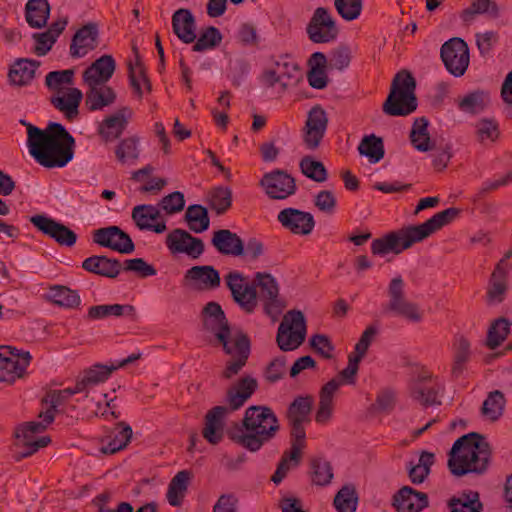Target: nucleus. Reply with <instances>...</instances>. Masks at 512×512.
Returning a JSON list of instances; mask_svg holds the SVG:
<instances>
[{
  "instance_id": "27",
  "label": "nucleus",
  "mask_w": 512,
  "mask_h": 512,
  "mask_svg": "<svg viewBox=\"0 0 512 512\" xmlns=\"http://www.w3.org/2000/svg\"><path fill=\"white\" fill-rule=\"evenodd\" d=\"M184 281L200 290H212L220 286L219 272L210 265L193 266L184 275Z\"/></svg>"
},
{
  "instance_id": "52",
  "label": "nucleus",
  "mask_w": 512,
  "mask_h": 512,
  "mask_svg": "<svg viewBox=\"0 0 512 512\" xmlns=\"http://www.w3.org/2000/svg\"><path fill=\"white\" fill-rule=\"evenodd\" d=\"M477 14H488L490 18L499 17L500 10L493 0H473L471 5L461 13L464 22H471Z\"/></svg>"
},
{
  "instance_id": "34",
  "label": "nucleus",
  "mask_w": 512,
  "mask_h": 512,
  "mask_svg": "<svg viewBox=\"0 0 512 512\" xmlns=\"http://www.w3.org/2000/svg\"><path fill=\"white\" fill-rule=\"evenodd\" d=\"M132 428L125 422H118L102 440L101 452L115 454L124 449L132 438Z\"/></svg>"
},
{
  "instance_id": "63",
  "label": "nucleus",
  "mask_w": 512,
  "mask_h": 512,
  "mask_svg": "<svg viewBox=\"0 0 512 512\" xmlns=\"http://www.w3.org/2000/svg\"><path fill=\"white\" fill-rule=\"evenodd\" d=\"M115 154L122 164L133 163L139 156L138 140L135 137L125 138L116 147Z\"/></svg>"
},
{
  "instance_id": "58",
  "label": "nucleus",
  "mask_w": 512,
  "mask_h": 512,
  "mask_svg": "<svg viewBox=\"0 0 512 512\" xmlns=\"http://www.w3.org/2000/svg\"><path fill=\"white\" fill-rule=\"evenodd\" d=\"M504 406L505 398L503 393L495 390L490 392L486 400L483 402L481 412L486 419L496 421L503 414Z\"/></svg>"
},
{
  "instance_id": "17",
  "label": "nucleus",
  "mask_w": 512,
  "mask_h": 512,
  "mask_svg": "<svg viewBox=\"0 0 512 512\" xmlns=\"http://www.w3.org/2000/svg\"><path fill=\"white\" fill-rule=\"evenodd\" d=\"M30 360L29 352L19 354L9 346H0V382L13 383L21 378Z\"/></svg>"
},
{
  "instance_id": "18",
  "label": "nucleus",
  "mask_w": 512,
  "mask_h": 512,
  "mask_svg": "<svg viewBox=\"0 0 512 512\" xmlns=\"http://www.w3.org/2000/svg\"><path fill=\"white\" fill-rule=\"evenodd\" d=\"M260 185L269 198L276 200L287 199L295 194L297 189L295 179L282 170L266 173L262 177Z\"/></svg>"
},
{
  "instance_id": "39",
  "label": "nucleus",
  "mask_w": 512,
  "mask_h": 512,
  "mask_svg": "<svg viewBox=\"0 0 512 512\" xmlns=\"http://www.w3.org/2000/svg\"><path fill=\"white\" fill-rule=\"evenodd\" d=\"M83 98L78 88L66 89L65 92L53 94L50 98L51 104L72 120L78 115V107Z\"/></svg>"
},
{
  "instance_id": "60",
  "label": "nucleus",
  "mask_w": 512,
  "mask_h": 512,
  "mask_svg": "<svg viewBox=\"0 0 512 512\" xmlns=\"http://www.w3.org/2000/svg\"><path fill=\"white\" fill-rule=\"evenodd\" d=\"M129 80L135 95L141 99L145 92H151V83L145 73L143 66L137 63L134 67L130 66Z\"/></svg>"
},
{
  "instance_id": "61",
  "label": "nucleus",
  "mask_w": 512,
  "mask_h": 512,
  "mask_svg": "<svg viewBox=\"0 0 512 512\" xmlns=\"http://www.w3.org/2000/svg\"><path fill=\"white\" fill-rule=\"evenodd\" d=\"M300 169L306 177L318 183L325 182L328 178L324 164L310 156L302 158L300 161Z\"/></svg>"
},
{
  "instance_id": "7",
  "label": "nucleus",
  "mask_w": 512,
  "mask_h": 512,
  "mask_svg": "<svg viewBox=\"0 0 512 512\" xmlns=\"http://www.w3.org/2000/svg\"><path fill=\"white\" fill-rule=\"evenodd\" d=\"M313 406L311 396H299L289 405L286 413L290 427L291 448L290 459L300 462L302 450L306 445L305 425L310 423V413Z\"/></svg>"
},
{
  "instance_id": "23",
  "label": "nucleus",
  "mask_w": 512,
  "mask_h": 512,
  "mask_svg": "<svg viewBox=\"0 0 512 512\" xmlns=\"http://www.w3.org/2000/svg\"><path fill=\"white\" fill-rule=\"evenodd\" d=\"M278 222L290 233L300 236L311 234L315 227V220L310 212L296 208H285L277 215Z\"/></svg>"
},
{
  "instance_id": "12",
  "label": "nucleus",
  "mask_w": 512,
  "mask_h": 512,
  "mask_svg": "<svg viewBox=\"0 0 512 512\" xmlns=\"http://www.w3.org/2000/svg\"><path fill=\"white\" fill-rule=\"evenodd\" d=\"M31 421L23 423L16 427L15 437L17 445L23 448L17 456V460L29 457L36 453L40 448L46 447L50 442L49 436L36 437L38 433H42L50 423L44 421Z\"/></svg>"
},
{
  "instance_id": "57",
  "label": "nucleus",
  "mask_w": 512,
  "mask_h": 512,
  "mask_svg": "<svg viewBox=\"0 0 512 512\" xmlns=\"http://www.w3.org/2000/svg\"><path fill=\"white\" fill-rule=\"evenodd\" d=\"M358 151L368 157L370 162L377 163L384 157L383 141L374 134L365 136L358 146Z\"/></svg>"
},
{
  "instance_id": "37",
  "label": "nucleus",
  "mask_w": 512,
  "mask_h": 512,
  "mask_svg": "<svg viewBox=\"0 0 512 512\" xmlns=\"http://www.w3.org/2000/svg\"><path fill=\"white\" fill-rule=\"evenodd\" d=\"M172 28L175 35L184 43H192L197 38L195 18L188 9L181 8L174 12Z\"/></svg>"
},
{
  "instance_id": "40",
  "label": "nucleus",
  "mask_w": 512,
  "mask_h": 512,
  "mask_svg": "<svg viewBox=\"0 0 512 512\" xmlns=\"http://www.w3.org/2000/svg\"><path fill=\"white\" fill-rule=\"evenodd\" d=\"M495 267L492 272L486 292V302L489 306L502 303L508 290V274L501 268Z\"/></svg>"
},
{
  "instance_id": "64",
  "label": "nucleus",
  "mask_w": 512,
  "mask_h": 512,
  "mask_svg": "<svg viewBox=\"0 0 512 512\" xmlns=\"http://www.w3.org/2000/svg\"><path fill=\"white\" fill-rule=\"evenodd\" d=\"M337 13L346 21L357 19L362 11V0H334Z\"/></svg>"
},
{
  "instance_id": "51",
  "label": "nucleus",
  "mask_w": 512,
  "mask_h": 512,
  "mask_svg": "<svg viewBox=\"0 0 512 512\" xmlns=\"http://www.w3.org/2000/svg\"><path fill=\"white\" fill-rule=\"evenodd\" d=\"M272 67L284 81L292 82L298 80L300 74L297 63L289 55H278L271 58Z\"/></svg>"
},
{
  "instance_id": "41",
  "label": "nucleus",
  "mask_w": 512,
  "mask_h": 512,
  "mask_svg": "<svg viewBox=\"0 0 512 512\" xmlns=\"http://www.w3.org/2000/svg\"><path fill=\"white\" fill-rule=\"evenodd\" d=\"M192 478L191 471L182 470L171 479L166 493V499L171 506L182 505Z\"/></svg>"
},
{
  "instance_id": "62",
  "label": "nucleus",
  "mask_w": 512,
  "mask_h": 512,
  "mask_svg": "<svg viewBox=\"0 0 512 512\" xmlns=\"http://www.w3.org/2000/svg\"><path fill=\"white\" fill-rule=\"evenodd\" d=\"M222 41V35L218 28L209 26L201 31L197 41L193 46V50L203 52L211 50L219 46Z\"/></svg>"
},
{
  "instance_id": "46",
  "label": "nucleus",
  "mask_w": 512,
  "mask_h": 512,
  "mask_svg": "<svg viewBox=\"0 0 512 512\" xmlns=\"http://www.w3.org/2000/svg\"><path fill=\"white\" fill-rule=\"evenodd\" d=\"M448 507L450 512H481L483 510L479 493L471 490L452 497Z\"/></svg>"
},
{
  "instance_id": "2",
  "label": "nucleus",
  "mask_w": 512,
  "mask_h": 512,
  "mask_svg": "<svg viewBox=\"0 0 512 512\" xmlns=\"http://www.w3.org/2000/svg\"><path fill=\"white\" fill-rule=\"evenodd\" d=\"M459 214L460 210L458 208L451 207L434 214L421 224L408 225L391 231L380 238L374 239L371 243V251L374 255L380 256L389 252L400 254L450 224Z\"/></svg>"
},
{
  "instance_id": "53",
  "label": "nucleus",
  "mask_w": 512,
  "mask_h": 512,
  "mask_svg": "<svg viewBox=\"0 0 512 512\" xmlns=\"http://www.w3.org/2000/svg\"><path fill=\"white\" fill-rule=\"evenodd\" d=\"M208 203L217 215L226 213L232 205V190L224 186L211 189L208 193Z\"/></svg>"
},
{
  "instance_id": "59",
  "label": "nucleus",
  "mask_w": 512,
  "mask_h": 512,
  "mask_svg": "<svg viewBox=\"0 0 512 512\" xmlns=\"http://www.w3.org/2000/svg\"><path fill=\"white\" fill-rule=\"evenodd\" d=\"M357 502V492L351 484L343 486L334 498V506L338 512H354Z\"/></svg>"
},
{
  "instance_id": "11",
  "label": "nucleus",
  "mask_w": 512,
  "mask_h": 512,
  "mask_svg": "<svg viewBox=\"0 0 512 512\" xmlns=\"http://www.w3.org/2000/svg\"><path fill=\"white\" fill-rule=\"evenodd\" d=\"M306 337V321L304 314L299 310H290L280 323L276 342L282 351L297 349Z\"/></svg>"
},
{
  "instance_id": "19",
  "label": "nucleus",
  "mask_w": 512,
  "mask_h": 512,
  "mask_svg": "<svg viewBox=\"0 0 512 512\" xmlns=\"http://www.w3.org/2000/svg\"><path fill=\"white\" fill-rule=\"evenodd\" d=\"M93 241L106 248L122 254H130L135 250L131 237L118 226H108L93 232Z\"/></svg>"
},
{
  "instance_id": "31",
  "label": "nucleus",
  "mask_w": 512,
  "mask_h": 512,
  "mask_svg": "<svg viewBox=\"0 0 512 512\" xmlns=\"http://www.w3.org/2000/svg\"><path fill=\"white\" fill-rule=\"evenodd\" d=\"M132 114L133 112L130 108L123 107L105 118L99 126L101 137L106 142L117 139L123 133Z\"/></svg>"
},
{
  "instance_id": "4",
  "label": "nucleus",
  "mask_w": 512,
  "mask_h": 512,
  "mask_svg": "<svg viewBox=\"0 0 512 512\" xmlns=\"http://www.w3.org/2000/svg\"><path fill=\"white\" fill-rule=\"evenodd\" d=\"M258 386L252 376H244L230 386L226 392L228 407L215 406L205 416L203 437L211 444L219 443L223 437L224 418L229 411L238 410L252 396Z\"/></svg>"
},
{
  "instance_id": "49",
  "label": "nucleus",
  "mask_w": 512,
  "mask_h": 512,
  "mask_svg": "<svg viewBox=\"0 0 512 512\" xmlns=\"http://www.w3.org/2000/svg\"><path fill=\"white\" fill-rule=\"evenodd\" d=\"M490 97L487 92L477 90L470 92L458 100V108L469 114H479L489 105Z\"/></svg>"
},
{
  "instance_id": "22",
  "label": "nucleus",
  "mask_w": 512,
  "mask_h": 512,
  "mask_svg": "<svg viewBox=\"0 0 512 512\" xmlns=\"http://www.w3.org/2000/svg\"><path fill=\"white\" fill-rule=\"evenodd\" d=\"M30 222L61 246L72 247L77 241V235L74 231L50 217L34 215L30 218Z\"/></svg>"
},
{
  "instance_id": "56",
  "label": "nucleus",
  "mask_w": 512,
  "mask_h": 512,
  "mask_svg": "<svg viewBox=\"0 0 512 512\" xmlns=\"http://www.w3.org/2000/svg\"><path fill=\"white\" fill-rule=\"evenodd\" d=\"M74 71L71 69L52 71L46 75L45 84L53 94L65 92L66 89H72Z\"/></svg>"
},
{
  "instance_id": "28",
  "label": "nucleus",
  "mask_w": 512,
  "mask_h": 512,
  "mask_svg": "<svg viewBox=\"0 0 512 512\" xmlns=\"http://www.w3.org/2000/svg\"><path fill=\"white\" fill-rule=\"evenodd\" d=\"M116 68L115 60L111 55H103L95 60L83 72V82L85 85L107 84L114 74Z\"/></svg>"
},
{
  "instance_id": "33",
  "label": "nucleus",
  "mask_w": 512,
  "mask_h": 512,
  "mask_svg": "<svg viewBox=\"0 0 512 512\" xmlns=\"http://www.w3.org/2000/svg\"><path fill=\"white\" fill-rule=\"evenodd\" d=\"M86 86L85 106L89 111L103 110L116 101V92L108 84Z\"/></svg>"
},
{
  "instance_id": "35",
  "label": "nucleus",
  "mask_w": 512,
  "mask_h": 512,
  "mask_svg": "<svg viewBox=\"0 0 512 512\" xmlns=\"http://www.w3.org/2000/svg\"><path fill=\"white\" fill-rule=\"evenodd\" d=\"M212 245L222 255L241 256L244 254V243L241 238L228 229H220L213 233Z\"/></svg>"
},
{
  "instance_id": "45",
  "label": "nucleus",
  "mask_w": 512,
  "mask_h": 512,
  "mask_svg": "<svg viewBox=\"0 0 512 512\" xmlns=\"http://www.w3.org/2000/svg\"><path fill=\"white\" fill-rule=\"evenodd\" d=\"M45 298L49 302L65 308H75L80 304L78 293L63 285L49 287Z\"/></svg>"
},
{
  "instance_id": "29",
  "label": "nucleus",
  "mask_w": 512,
  "mask_h": 512,
  "mask_svg": "<svg viewBox=\"0 0 512 512\" xmlns=\"http://www.w3.org/2000/svg\"><path fill=\"white\" fill-rule=\"evenodd\" d=\"M115 370L116 367H114V364H95L84 369L75 383L76 391L85 393V397H88L89 391L94 386L104 383Z\"/></svg>"
},
{
  "instance_id": "6",
  "label": "nucleus",
  "mask_w": 512,
  "mask_h": 512,
  "mask_svg": "<svg viewBox=\"0 0 512 512\" xmlns=\"http://www.w3.org/2000/svg\"><path fill=\"white\" fill-rule=\"evenodd\" d=\"M416 82L411 73L398 72L391 84L390 93L383 104V111L389 116H406L417 108Z\"/></svg>"
},
{
  "instance_id": "48",
  "label": "nucleus",
  "mask_w": 512,
  "mask_h": 512,
  "mask_svg": "<svg viewBox=\"0 0 512 512\" xmlns=\"http://www.w3.org/2000/svg\"><path fill=\"white\" fill-rule=\"evenodd\" d=\"M77 393L80 392L76 391V385L72 388L51 391L44 399V402L49 403V406L46 411L39 413V418H44V421L47 423H52L55 418L56 408L63 404L69 397Z\"/></svg>"
},
{
  "instance_id": "14",
  "label": "nucleus",
  "mask_w": 512,
  "mask_h": 512,
  "mask_svg": "<svg viewBox=\"0 0 512 512\" xmlns=\"http://www.w3.org/2000/svg\"><path fill=\"white\" fill-rule=\"evenodd\" d=\"M440 56L445 68L455 77L464 75L469 66V48L461 38L446 41L440 49Z\"/></svg>"
},
{
  "instance_id": "30",
  "label": "nucleus",
  "mask_w": 512,
  "mask_h": 512,
  "mask_svg": "<svg viewBox=\"0 0 512 512\" xmlns=\"http://www.w3.org/2000/svg\"><path fill=\"white\" fill-rule=\"evenodd\" d=\"M393 505L399 512H420L428 506V496L404 486L394 495Z\"/></svg>"
},
{
  "instance_id": "16",
  "label": "nucleus",
  "mask_w": 512,
  "mask_h": 512,
  "mask_svg": "<svg viewBox=\"0 0 512 512\" xmlns=\"http://www.w3.org/2000/svg\"><path fill=\"white\" fill-rule=\"evenodd\" d=\"M233 300L247 313H252L257 307V291L247 277L238 271H231L225 276Z\"/></svg>"
},
{
  "instance_id": "44",
  "label": "nucleus",
  "mask_w": 512,
  "mask_h": 512,
  "mask_svg": "<svg viewBox=\"0 0 512 512\" xmlns=\"http://www.w3.org/2000/svg\"><path fill=\"white\" fill-rule=\"evenodd\" d=\"M474 127L476 141L483 147L493 146L500 137L499 124L493 118H481Z\"/></svg>"
},
{
  "instance_id": "8",
  "label": "nucleus",
  "mask_w": 512,
  "mask_h": 512,
  "mask_svg": "<svg viewBox=\"0 0 512 512\" xmlns=\"http://www.w3.org/2000/svg\"><path fill=\"white\" fill-rule=\"evenodd\" d=\"M222 346L224 352L231 357L221 372V378L230 380L240 373L250 355V340L239 329H230L223 340H218L214 346Z\"/></svg>"
},
{
  "instance_id": "10",
  "label": "nucleus",
  "mask_w": 512,
  "mask_h": 512,
  "mask_svg": "<svg viewBox=\"0 0 512 512\" xmlns=\"http://www.w3.org/2000/svg\"><path fill=\"white\" fill-rule=\"evenodd\" d=\"M359 362L360 360L349 355L347 367L339 373L337 378L331 379L321 388L319 406L315 415L317 423L325 424L331 419L333 413V397L343 382L349 384L355 382Z\"/></svg>"
},
{
  "instance_id": "13",
  "label": "nucleus",
  "mask_w": 512,
  "mask_h": 512,
  "mask_svg": "<svg viewBox=\"0 0 512 512\" xmlns=\"http://www.w3.org/2000/svg\"><path fill=\"white\" fill-rule=\"evenodd\" d=\"M255 280L264 313L273 322L277 321L286 307V302L279 297V287L276 279L271 274L258 272Z\"/></svg>"
},
{
  "instance_id": "47",
  "label": "nucleus",
  "mask_w": 512,
  "mask_h": 512,
  "mask_svg": "<svg viewBox=\"0 0 512 512\" xmlns=\"http://www.w3.org/2000/svg\"><path fill=\"white\" fill-rule=\"evenodd\" d=\"M50 14V5L47 0H29L26 4V21L32 28H41L46 25Z\"/></svg>"
},
{
  "instance_id": "15",
  "label": "nucleus",
  "mask_w": 512,
  "mask_h": 512,
  "mask_svg": "<svg viewBox=\"0 0 512 512\" xmlns=\"http://www.w3.org/2000/svg\"><path fill=\"white\" fill-rule=\"evenodd\" d=\"M306 32L313 43L319 44L334 41L339 29L331 12L325 7H318L307 24Z\"/></svg>"
},
{
  "instance_id": "55",
  "label": "nucleus",
  "mask_w": 512,
  "mask_h": 512,
  "mask_svg": "<svg viewBox=\"0 0 512 512\" xmlns=\"http://www.w3.org/2000/svg\"><path fill=\"white\" fill-rule=\"evenodd\" d=\"M185 221L191 231L201 233L209 228L210 220L207 209L201 205H191L185 213Z\"/></svg>"
},
{
  "instance_id": "20",
  "label": "nucleus",
  "mask_w": 512,
  "mask_h": 512,
  "mask_svg": "<svg viewBox=\"0 0 512 512\" xmlns=\"http://www.w3.org/2000/svg\"><path fill=\"white\" fill-rule=\"evenodd\" d=\"M439 386L432 374L421 371L415 375L409 384L411 398L422 406H431L437 402Z\"/></svg>"
},
{
  "instance_id": "36",
  "label": "nucleus",
  "mask_w": 512,
  "mask_h": 512,
  "mask_svg": "<svg viewBox=\"0 0 512 512\" xmlns=\"http://www.w3.org/2000/svg\"><path fill=\"white\" fill-rule=\"evenodd\" d=\"M40 62L28 59L19 58L11 66L8 72V79L13 86H26L29 85L35 78V73Z\"/></svg>"
},
{
  "instance_id": "9",
  "label": "nucleus",
  "mask_w": 512,
  "mask_h": 512,
  "mask_svg": "<svg viewBox=\"0 0 512 512\" xmlns=\"http://www.w3.org/2000/svg\"><path fill=\"white\" fill-rule=\"evenodd\" d=\"M388 302L386 311L395 316L402 317L412 323H420L424 312L420 306L407 299L405 281L401 275L394 276L387 287Z\"/></svg>"
},
{
  "instance_id": "50",
  "label": "nucleus",
  "mask_w": 512,
  "mask_h": 512,
  "mask_svg": "<svg viewBox=\"0 0 512 512\" xmlns=\"http://www.w3.org/2000/svg\"><path fill=\"white\" fill-rule=\"evenodd\" d=\"M510 326L511 322L507 318L493 320L487 331L485 345L491 350L498 348L508 337Z\"/></svg>"
},
{
  "instance_id": "32",
  "label": "nucleus",
  "mask_w": 512,
  "mask_h": 512,
  "mask_svg": "<svg viewBox=\"0 0 512 512\" xmlns=\"http://www.w3.org/2000/svg\"><path fill=\"white\" fill-rule=\"evenodd\" d=\"M98 29L94 23L80 28L72 38L70 54L74 58L85 56L97 46Z\"/></svg>"
},
{
  "instance_id": "42",
  "label": "nucleus",
  "mask_w": 512,
  "mask_h": 512,
  "mask_svg": "<svg viewBox=\"0 0 512 512\" xmlns=\"http://www.w3.org/2000/svg\"><path fill=\"white\" fill-rule=\"evenodd\" d=\"M121 317V316H135V308L132 305L110 304V305H95L87 310L85 319L87 321L102 320L108 317Z\"/></svg>"
},
{
  "instance_id": "5",
  "label": "nucleus",
  "mask_w": 512,
  "mask_h": 512,
  "mask_svg": "<svg viewBox=\"0 0 512 512\" xmlns=\"http://www.w3.org/2000/svg\"><path fill=\"white\" fill-rule=\"evenodd\" d=\"M242 425L244 430L232 439L251 452L273 439L280 428L277 416L267 406L248 407Z\"/></svg>"
},
{
  "instance_id": "21",
  "label": "nucleus",
  "mask_w": 512,
  "mask_h": 512,
  "mask_svg": "<svg viewBox=\"0 0 512 512\" xmlns=\"http://www.w3.org/2000/svg\"><path fill=\"white\" fill-rule=\"evenodd\" d=\"M328 125V117L321 106H314L307 115L303 128V142L308 149L319 147Z\"/></svg>"
},
{
  "instance_id": "54",
  "label": "nucleus",
  "mask_w": 512,
  "mask_h": 512,
  "mask_svg": "<svg viewBox=\"0 0 512 512\" xmlns=\"http://www.w3.org/2000/svg\"><path fill=\"white\" fill-rule=\"evenodd\" d=\"M310 470L311 481L317 486H326L333 478L331 463L322 457H315L310 460Z\"/></svg>"
},
{
  "instance_id": "26",
  "label": "nucleus",
  "mask_w": 512,
  "mask_h": 512,
  "mask_svg": "<svg viewBox=\"0 0 512 512\" xmlns=\"http://www.w3.org/2000/svg\"><path fill=\"white\" fill-rule=\"evenodd\" d=\"M132 219L140 230L153 231L161 234L167 230L164 220L161 218L160 209L150 204L137 205L132 209Z\"/></svg>"
},
{
  "instance_id": "43",
  "label": "nucleus",
  "mask_w": 512,
  "mask_h": 512,
  "mask_svg": "<svg viewBox=\"0 0 512 512\" xmlns=\"http://www.w3.org/2000/svg\"><path fill=\"white\" fill-rule=\"evenodd\" d=\"M429 121L425 117L415 119L410 131V141L413 147L420 152H428L435 148L428 131Z\"/></svg>"
},
{
  "instance_id": "38",
  "label": "nucleus",
  "mask_w": 512,
  "mask_h": 512,
  "mask_svg": "<svg viewBox=\"0 0 512 512\" xmlns=\"http://www.w3.org/2000/svg\"><path fill=\"white\" fill-rule=\"evenodd\" d=\"M82 268L87 272L103 277L116 278L122 270V265L116 259L94 255L82 262Z\"/></svg>"
},
{
  "instance_id": "3",
  "label": "nucleus",
  "mask_w": 512,
  "mask_h": 512,
  "mask_svg": "<svg viewBox=\"0 0 512 512\" xmlns=\"http://www.w3.org/2000/svg\"><path fill=\"white\" fill-rule=\"evenodd\" d=\"M491 456L489 444L480 434L472 432L457 439L448 459V467L455 476L482 473Z\"/></svg>"
},
{
  "instance_id": "25",
  "label": "nucleus",
  "mask_w": 512,
  "mask_h": 512,
  "mask_svg": "<svg viewBox=\"0 0 512 512\" xmlns=\"http://www.w3.org/2000/svg\"><path fill=\"white\" fill-rule=\"evenodd\" d=\"M202 319L204 331L214 338L213 344L218 340H223L231 329L224 311L216 302H209L205 305L202 311Z\"/></svg>"
},
{
  "instance_id": "24",
  "label": "nucleus",
  "mask_w": 512,
  "mask_h": 512,
  "mask_svg": "<svg viewBox=\"0 0 512 512\" xmlns=\"http://www.w3.org/2000/svg\"><path fill=\"white\" fill-rule=\"evenodd\" d=\"M166 245L172 254L185 253L192 259L204 252V243L183 229H174L166 236Z\"/></svg>"
},
{
  "instance_id": "1",
  "label": "nucleus",
  "mask_w": 512,
  "mask_h": 512,
  "mask_svg": "<svg viewBox=\"0 0 512 512\" xmlns=\"http://www.w3.org/2000/svg\"><path fill=\"white\" fill-rule=\"evenodd\" d=\"M74 138L59 123H50L46 129L28 124L29 153L46 168L64 167L72 160Z\"/></svg>"
}]
</instances>
